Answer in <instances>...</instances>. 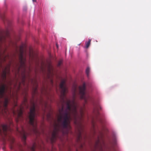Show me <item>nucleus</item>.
Wrapping results in <instances>:
<instances>
[{
	"mask_svg": "<svg viewBox=\"0 0 151 151\" xmlns=\"http://www.w3.org/2000/svg\"><path fill=\"white\" fill-rule=\"evenodd\" d=\"M65 81L63 80L60 85L61 89V108L59 109V115L58 120V123L55 124L50 139L53 143L55 142L58 133H65L64 129H70V121L73 120L76 124L81 123L84 116L85 105L83 107H79L74 97L72 101L67 98L65 94L67 89L65 85Z\"/></svg>",
	"mask_w": 151,
	"mask_h": 151,
	"instance_id": "1",
	"label": "nucleus"
},
{
	"mask_svg": "<svg viewBox=\"0 0 151 151\" xmlns=\"http://www.w3.org/2000/svg\"><path fill=\"white\" fill-rule=\"evenodd\" d=\"M6 93H8L9 95H11V88L7 86L6 84H2L0 88V115L9 120L10 124L11 125L12 122L10 119V113L7 109L8 97L7 96L4 97Z\"/></svg>",
	"mask_w": 151,
	"mask_h": 151,
	"instance_id": "2",
	"label": "nucleus"
},
{
	"mask_svg": "<svg viewBox=\"0 0 151 151\" xmlns=\"http://www.w3.org/2000/svg\"><path fill=\"white\" fill-rule=\"evenodd\" d=\"M35 104L33 102L32 103V106L29 113V123L32 127L30 129L31 133H32L36 135L39 134V131L37 128V122L35 119Z\"/></svg>",
	"mask_w": 151,
	"mask_h": 151,
	"instance_id": "3",
	"label": "nucleus"
},
{
	"mask_svg": "<svg viewBox=\"0 0 151 151\" xmlns=\"http://www.w3.org/2000/svg\"><path fill=\"white\" fill-rule=\"evenodd\" d=\"M24 51L22 47H21L20 49V54L19 57V60L20 64V66L18 68V72L19 73L21 68L23 69V72L22 74V83L24 86L25 83V81L27 79V78L25 75L26 72V65L25 62L26 59L23 57Z\"/></svg>",
	"mask_w": 151,
	"mask_h": 151,
	"instance_id": "4",
	"label": "nucleus"
},
{
	"mask_svg": "<svg viewBox=\"0 0 151 151\" xmlns=\"http://www.w3.org/2000/svg\"><path fill=\"white\" fill-rule=\"evenodd\" d=\"M22 140L23 142V144L24 147H26L28 151H35V149L36 146V144L35 143H34L32 146L27 145L26 142V140L27 138V136L29 134H31V133L26 132L22 129V132L20 133ZM23 148H20V151H24Z\"/></svg>",
	"mask_w": 151,
	"mask_h": 151,
	"instance_id": "5",
	"label": "nucleus"
},
{
	"mask_svg": "<svg viewBox=\"0 0 151 151\" xmlns=\"http://www.w3.org/2000/svg\"><path fill=\"white\" fill-rule=\"evenodd\" d=\"M24 107L28 108V105L27 104V100L26 98H24V101L19 109L17 110V122H18L20 120H21L23 118L22 114L23 109Z\"/></svg>",
	"mask_w": 151,
	"mask_h": 151,
	"instance_id": "6",
	"label": "nucleus"
},
{
	"mask_svg": "<svg viewBox=\"0 0 151 151\" xmlns=\"http://www.w3.org/2000/svg\"><path fill=\"white\" fill-rule=\"evenodd\" d=\"M79 94L81 96V98L82 99L84 100L85 103H87V99L85 96V91L86 90V84L85 83H83L82 86L79 87Z\"/></svg>",
	"mask_w": 151,
	"mask_h": 151,
	"instance_id": "7",
	"label": "nucleus"
},
{
	"mask_svg": "<svg viewBox=\"0 0 151 151\" xmlns=\"http://www.w3.org/2000/svg\"><path fill=\"white\" fill-rule=\"evenodd\" d=\"M10 71V66H8L5 67L4 69L3 70L1 74V78L3 80L5 81L6 79V75L7 73H9Z\"/></svg>",
	"mask_w": 151,
	"mask_h": 151,
	"instance_id": "8",
	"label": "nucleus"
},
{
	"mask_svg": "<svg viewBox=\"0 0 151 151\" xmlns=\"http://www.w3.org/2000/svg\"><path fill=\"white\" fill-rule=\"evenodd\" d=\"M8 129L7 125L6 124H2L0 128V134H1L2 131L5 135L6 134V132Z\"/></svg>",
	"mask_w": 151,
	"mask_h": 151,
	"instance_id": "9",
	"label": "nucleus"
},
{
	"mask_svg": "<svg viewBox=\"0 0 151 151\" xmlns=\"http://www.w3.org/2000/svg\"><path fill=\"white\" fill-rule=\"evenodd\" d=\"M38 85L36 83V85L35 87L33 88L32 95L33 96H34L38 94Z\"/></svg>",
	"mask_w": 151,
	"mask_h": 151,
	"instance_id": "10",
	"label": "nucleus"
},
{
	"mask_svg": "<svg viewBox=\"0 0 151 151\" xmlns=\"http://www.w3.org/2000/svg\"><path fill=\"white\" fill-rule=\"evenodd\" d=\"M41 93L42 95H48L49 93H48L47 89L45 88L44 86H43L41 89Z\"/></svg>",
	"mask_w": 151,
	"mask_h": 151,
	"instance_id": "11",
	"label": "nucleus"
},
{
	"mask_svg": "<svg viewBox=\"0 0 151 151\" xmlns=\"http://www.w3.org/2000/svg\"><path fill=\"white\" fill-rule=\"evenodd\" d=\"M40 103V104L42 105L43 104L45 109H46L47 106V102L44 101L43 99H41Z\"/></svg>",
	"mask_w": 151,
	"mask_h": 151,
	"instance_id": "12",
	"label": "nucleus"
},
{
	"mask_svg": "<svg viewBox=\"0 0 151 151\" xmlns=\"http://www.w3.org/2000/svg\"><path fill=\"white\" fill-rule=\"evenodd\" d=\"M82 139L81 134L80 132H79V134L78 137V141L79 142H80Z\"/></svg>",
	"mask_w": 151,
	"mask_h": 151,
	"instance_id": "13",
	"label": "nucleus"
},
{
	"mask_svg": "<svg viewBox=\"0 0 151 151\" xmlns=\"http://www.w3.org/2000/svg\"><path fill=\"white\" fill-rule=\"evenodd\" d=\"M90 72V68L89 67H87L86 69V72L87 77L89 76V74Z\"/></svg>",
	"mask_w": 151,
	"mask_h": 151,
	"instance_id": "14",
	"label": "nucleus"
},
{
	"mask_svg": "<svg viewBox=\"0 0 151 151\" xmlns=\"http://www.w3.org/2000/svg\"><path fill=\"white\" fill-rule=\"evenodd\" d=\"M91 42V40L89 39L87 42L86 44V47L88 48Z\"/></svg>",
	"mask_w": 151,
	"mask_h": 151,
	"instance_id": "15",
	"label": "nucleus"
},
{
	"mask_svg": "<svg viewBox=\"0 0 151 151\" xmlns=\"http://www.w3.org/2000/svg\"><path fill=\"white\" fill-rule=\"evenodd\" d=\"M63 63V60H60L58 63V66H60Z\"/></svg>",
	"mask_w": 151,
	"mask_h": 151,
	"instance_id": "16",
	"label": "nucleus"
},
{
	"mask_svg": "<svg viewBox=\"0 0 151 151\" xmlns=\"http://www.w3.org/2000/svg\"><path fill=\"white\" fill-rule=\"evenodd\" d=\"M28 79L29 80V81H30L32 83H33V80L31 78H30V76H29V74L28 76Z\"/></svg>",
	"mask_w": 151,
	"mask_h": 151,
	"instance_id": "17",
	"label": "nucleus"
},
{
	"mask_svg": "<svg viewBox=\"0 0 151 151\" xmlns=\"http://www.w3.org/2000/svg\"><path fill=\"white\" fill-rule=\"evenodd\" d=\"M3 38H4V37L0 36V43L2 42Z\"/></svg>",
	"mask_w": 151,
	"mask_h": 151,
	"instance_id": "18",
	"label": "nucleus"
},
{
	"mask_svg": "<svg viewBox=\"0 0 151 151\" xmlns=\"http://www.w3.org/2000/svg\"><path fill=\"white\" fill-rule=\"evenodd\" d=\"M0 17H1L2 19H4V15H0Z\"/></svg>",
	"mask_w": 151,
	"mask_h": 151,
	"instance_id": "19",
	"label": "nucleus"
},
{
	"mask_svg": "<svg viewBox=\"0 0 151 151\" xmlns=\"http://www.w3.org/2000/svg\"><path fill=\"white\" fill-rule=\"evenodd\" d=\"M12 80H10V81H9V84L10 85L12 84Z\"/></svg>",
	"mask_w": 151,
	"mask_h": 151,
	"instance_id": "20",
	"label": "nucleus"
},
{
	"mask_svg": "<svg viewBox=\"0 0 151 151\" xmlns=\"http://www.w3.org/2000/svg\"><path fill=\"white\" fill-rule=\"evenodd\" d=\"M13 114L14 115H16V113L14 111H13Z\"/></svg>",
	"mask_w": 151,
	"mask_h": 151,
	"instance_id": "21",
	"label": "nucleus"
},
{
	"mask_svg": "<svg viewBox=\"0 0 151 151\" xmlns=\"http://www.w3.org/2000/svg\"><path fill=\"white\" fill-rule=\"evenodd\" d=\"M51 116L50 114H49L47 115V116L48 117H50Z\"/></svg>",
	"mask_w": 151,
	"mask_h": 151,
	"instance_id": "22",
	"label": "nucleus"
},
{
	"mask_svg": "<svg viewBox=\"0 0 151 151\" xmlns=\"http://www.w3.org/2000/svg\"><path fill=\"white\" fill-rule=\"evenodd\" d=\"M20 84H21V83L20 82L19 83V88H20Z\"/></svg>",
	"mask_w": 151,
	"mask_h": 151,
	"instance_id": "23",
	"label": "nucleus"
},
{
	"mask_svg": "<svg viewBox=\"0 0 151 151\" xmlns=\"http://www.w3.org/2000/svg\"><path fill=\"white\" fill-rule=\"evenodd\" d=\"M33 2H36V0H32Z\"/></svg>",
	"mask_w": 151,
	"mask_h": 151,
	"instance_id": "24",
	"label": "nucleus"
},
{
	"mask_svg": "<svg viewBox=\"0 0 151 151\" xmlns=\"http://www.w3.org/2000/svg\"><path fill=\"white\" fill-rule=\"evenodd\" d=\"M1 59V54H0V59Z\"/></svg>",
	"mask_w": 151,
	"mask_h": 151,
	"instance_id": "25",
	"label": "nucleus"
},
{
	"mask_svg": "<svg viewBox=\"0 0 151 151\" xmlns=\"http://www.w3.org/2000/svg\"><path fill=\"white\" fill-rule=\"evenodd\" d=\"M51 83H52V80L51 81Z\"/></svg>",
	"mask_w": 151,
	"mask_h": 151,
	"instance_id": "26",
	"label": "nucleus"
},
{
	"mask_svg": "<svg viewBox=\"0 0 151 151\" xmlns=\"http://www.w3.org/2000/svg\"><path fill=\"white\" fill-rule=\"evenodd\" d=\"M56 46H57V47H58V45H57V44H56Z\"/></svg>",
	"mask_w": 151,
	"mask_h": 151,
	"instance_id": "27",
	"label": "nucleus"
},
{
	"mask_svg": "<svg viewBox=\"0 0 151 151\" xmlns=\"http://www.w3.org/2000/svg\"><path fill=\"white\" fill-rule=\"evenodd\" d=\"M7 35H8V34H9L8 32H7Z\"/></svg>",
	"mask_w": 151,
	"mask_h": 151,
	"instance_id": "28",
	"label": "nucleus"
},
{
	"mask_svg": "<svg viewBox=\"0 0 151 151\" xmlns=\"http://www.w3.org/2000/svg\"><path fill=\"white\" fill-rule=\"evenodd\" d=\"M103 143L104 145V142H103Z\"/></svg>",
	"mask_w": 151,
	"mask_h": 151,
	"instance_id": "29",
	"label": "nucleus"
},
{
	"mask_svg": "<svg viewBox=\"0 0 151 151\" xmlns=\"http://www.w3.org/2000/svg\"><path fill=\"white\" fill-rule=\"evenodd\" d=\"M68 132L67 131L66 132V133H67Z\"/></svg>",
	"mask_w": 151,
	"mask_h": 151,
	"instance_id": "30",
	"label": "nucleus"
},
{
	"mask_svg": "<svg viewBox=\"0 0 151 151\" xmlns=\"http://www.w3.org/2000/svg\"><path fill=\"white\" fill-rule=\"evenodd\" d=\"M42 70H43V68H42Z\"/></svg>",
	"mask_w": 151,
	"mask_h": 151,
	"instance_id": "31",
	"label": "nucleus"
},
{
	"mask_svg": "<svg viewBox=\"0 0 151 151\" xmlns=\"http://www.w3.org/2000/svg\"><path fill=\"white\" fill-rule=\"evenodd\" d=\"M42 70H43V68H42Z\"/></svg>",
	"mask_w": 151,
	"mask_h": 151,
	"instance_id": "32",
	"label": "nucleus"
}]
</instances>
